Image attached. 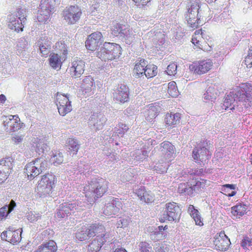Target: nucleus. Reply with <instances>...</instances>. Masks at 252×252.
Listing matches in <instances>:
<instances>
[{
  "instance_id": "12",
  "label": "nucleus",
  "mask_w": 252,
  "mask_h": 252,
  "mask_svg": "<svg viewBox=\"0 0 252 252\" xmlns=\"http://www.w3.org/2000/svg\"><path fill=\"white\" fill-rule=\"evenodd\" d=\"M21 234V230H14L13 228L9 227L1 233L0 237L2 240L15 245L20 242L22 238Z\"/></svg>"
},
{
  "instance_id": "58",
  "label": "nucleus",
  "mask_w": 252,
  "mask_h": 252,
  "mask_svg": "<svg viewBox=\"0 0 252 252\" xmlns=\"http://www.w3.org/2000/svg\"><path fill=\"white\" fill-rule=\"evenodd\" d=\"M188 213L190 215V217L195 213H198V210L195 208V207L192 205H189L187 209Z\"/></svg>"
},
{
  "instance_id": "3",
  "label": "nucleus",
  "mask_w": 252,
  "mask_h": 252,
  "mask_svg": "<svg viewBox=\"0 0 252 252\" xmlns=\"http://www.w3.org/2000/svg\"><path fill=\"white\" fill-rule=\"evenodd\" d=\"M210 37L206 36L202 29L196 30L192 35L191 42L193 48L197 50H202L204 51H210L212 49L211 46L207 42Z\"/></svg>"
},
{
  "instance_id": "32",
  "label": "nucleus",
  "mask_w": 252,
  "mask_h": 252,
  "mask_svg": "<svg viewBox=\"0 0 252 252\" xmlns=\"http://www.w3.org/2000/svg\"><path fill=\"white\" fill-rule=\"evenodd\" d=\"M16 206V203L13 200L10 201L8 206L5 205L0 208V220L5 218Z\"/></svg>"
},
{
  "instance_id": "2",
  "label": "nucleus",
  "mask_w": 252,
  "mask_h": 252,
  "mask_svg": "<svg viewBox=\"0 0 252 252\" xmlns=\"http://www.w3.org/2000/svg\"><path fill=\"white\" fill-rule=\"evenodd\" d=\"M48 168V162L42 158H36L28 163L24 168V173L30 180H33Z\"/></svg>"
},
{
  "instance_id": "23",
  "label": "nucleus",
  "mask_w": 252,
  "mask_h": 252,
  "mask_svg": "<svg viewBox=\"0 0 252 252\" xmlns=\"http://www.w3.org/2000/svg\"><path fill=\"white\" fill-rule=\"evenodd\" d=\"M94 87V80L90 76H86L83 79L81 86L83 94L89 95L92 93L93 88Z\"/></svg>"
},
{
  "instance_id": "57",
  "label": "nucleus",
  "mask_w": 252,
  "mask_h": 252,
  "mask_svg": "<svg viewBox=\"0 0 252 252\" xmlns=\"http://www.w3.org/2000/svg\"><path fill=\"white\" fill-rule=\"evenodd\" d=\"M169 248L164 245H158L155 249L156 252H168Z\"/></svg>"
},
{
  "instance_id": "52",
  "label": "nucleus",
  "mask_w": 252,
  "mask_h": 252,
  "mask_svg": "<svg viewBox=\"0 0 252 252\" xmlns=\"http://www.w3.org/2000/svg\"><path fill=\"white\" fill-rule=\"evenodd\" d=\"M177 65L175 63H170L166 70V72L169 75H174L177 72Z\"/></svg>"
},
{
  "instance_id": "22",
  "label": "nucleus",
  "mask_w": 252,
  "mask_h": 252,
  "mask_svg": "<svg viewBox=\"0 0 252 252\" xmlns=\"http://www.w3.org/2000/svg\"><path fill=\"white\" fill-rule=\"evenodd\" d=\"M161 147L162 148L161 152L165 159L168 162L171 161L175 154L174 146L171 143L165 141L161 144Z\"/></svg>"
},
{
  "instance_id": "47",
  "label": "nucleus",
  "mask_w": 252,
  "mask_h": 252,
  "mask_svg": "<svg viewBox=\"0 0 252 252\" xmlns=\"http://www.w3.org/2000/svg\"><path fill=\"white\" fill-rule=\"evenodd\" d=\"M244 63L247 68L252 67V46L249 48L248 55L245 59Z\"/></svg>"
},
{
  "instance_id": "53",
  "label": "nucleus",
  "mask_w": 252,
  "mask_h": 252,
  "mask_svg": "<svg viewBox=\"0 0 252 252\" xmlns=\"http://www.w3.org/2000/svg\"><path fill=\"white\" fill-rule=\"evenodd\" d=\"M191 217L194 220L196 225L199 226H202L204 225L203 219L199 212L198 213H195L193 215L191 216Z\"/></svg>"
},
{
  "instance_id": "41",
  "label": "nucleus",
  "mask_w": 252,
  "mask_h": 252,
  "mask_svg": "<svg viewBox=\"0 0 252 252\" xmlns=\"http://www.w3.org/2000/svg\"><path fill=\"white\" fill-rule=\"evenodd\" d=\"M54 49L56 51L62 53V55H65L67 57L68 51L63 41H59L57 42L54 46Z\"/></svg>"
},
{
  "instance_id": "20",
  "label": "nucleus",
  "mask_w": 252,
  "mask_h": 252,
  "mask_svg": "<svg viewBox=\"0 0 252 252\" xmlns=\"http://www.w3.org/2000/svg\"><path fill=\"white\" fill-rule=\"evenodd\" d=\"M67 57L65 55H59L58 53L50 54L49 58L50 65L54 69L60 70L63 63L66 60Z\"/></svg>"
},
{
  "instance_id": "1",
  "label": "nucleus",
  "mask_w": 252,
  "mask_h": 252,
  "mask_svg": "<svg viewBox=\"0 0 252 252\" xmlns=\"http://www.w3.org/2000/svg\"><path fill=\"white\" fill-rule=\"evenodd\" d=\"M122 54V47L115 43L105 42L96 52V56L105 62L118 59Z\"/></svg>"
},
{
  "instance_id": "64",
  "label": "nucleus",
  "mask_w": 252,
  "mask_h": 252,
  "mask_svg": "<svg viewBox=\"0 0 252 252\" xmlns=\"http://www.w3.org/2000/svg\"><path fill=\"white\" fill-rule=\"evenodd\" d=\"M81 227L82 228V229H83V230L85 231V232H86L87 235V236H88V237H90V235L89 234V229H88V224H84L83 225H82L81 226Z\"/></svg>"
},
{
  "instance_id": "17",
  "label": "nucleus",
  "mask_w": 252,
  "mask_h": 252,
  "mask_svg": "<svg viewBox=\"0 0 252 252\" xmlns=\"http://www.w3.org/2000/svg\"><path fill=\"white\" fill-rule=\"evenodd\" d=\"M114 99L121 103H124L129 100V89L125 84H121L113 94Z\"/></svg>"
},
{
  "instance_id": "59",
  "label": "nucleus",
  "mask_w": 252,
  "mask_h": 252,
  "mask_svg": "<svg viewBox=\"0 0 252 252\" xmlns=\"http://www.w3.org/2000/svg\"><path fill=\"white\" fill-rule=\"evenodd\" d=\"M38 40H43L42 43L43 47L46 48V45H51V42L49 40V38L47 36H41Z\"/></svg>"
},
{
  "instance_id": "42",
  "label": "nucleus",
  "mask_w": 252,
  "mask_h": 252,
  "mask_svg": "<svg viewBox=\"0 0 252 252\" xmlns=\"http://www.w3.org/2000/svg\"><path fill=\"white\" fill-rule=\"evenodd\" d=\"M167 93L172 97H175L178 95L179 91L175 82L171 81L168 83Z\"/></svg>"
},
{
  "instance_id": "51",
  "label": "nucleus",
  "mask_w": 252,
  "mask_h": 252,
  "mask_svg": "<svg viewBox=\"0 0 252 252\" xmlns=\"http://www.w3.org/2000/svg\"><path fill=\"white\" fill-rule=\"evenodd\" d=\"M241 245L244 249L252 246V238L248 236H245L241 242Z\"/></svg>"
},
{
  "instance_id": "50",
  "label": "nucleus",
  "mask_w": 252,
  "mask_h": 252,
  "mask_svg": "<svg viewBox=\"0 0 252 252\" xmlns=\"http://www.w3.org/2000/svg\"><path fill=\"white\" fill-rule=\"evenodd\" d=\"M16 16L18 17V19L20 21L24 23V20L26 19V9L19 8L17 9Z\"/></svg>"
},
{
  "instance_id": "14",
  "label": "nucleus",
  "mask_w": 252,
  "mask_h": 252,
  "mask_svg": "<svg viewBox=\"0 0 252 252\" xmlns=\"http://www.w3.org/2000/svg\"><path fill=\"white\" fill-rule=\"evenodd\" d=\"M57 178L55 175L47 173L41 176V179L38 181L37 188L40 189H53L57 183Z\"/></svg>"
},
{
  "instance_id": "34",
  "label": "nucleus",
  "mask_w": 252,
  "mask_h": 252,
  "mask_svg": "<svg viewBox=\"0 0 252 252\" xmlns=\"http://www.w3.org/2000/svg\"><path fill=\"white\" fill-rule=\"evenodd\" d=\"M111 33L115 36L121 35L123 36L124 34V30L123 29V25L116 21H113L110 27Z\"/></svg>"
},
{
  "instance_id": "21",
  "label": "nucleus",
  "mask_w": 252,
  "mask_h": 252,
  "mask_svg": "<svg viewBox=\"0 0 252 252\" xmlns=\"http://www.w3.org/2000/svg\"><path fill=\"white\" fill-rule=\"evenodd\" d=\"M14 166V159L12 157H6L0 159V172L7 176L11 173Z\"/></svg>"
},
{
  "instance_id": "30",
  "label": "nucleus",
  "mask_w": 252,
  "mask_h": 252,
  "mask_svg": "<svg viewBox=\"0 0 252 252\" xmlns=\"http://www.w3.org/2000/svg\"><path fill=\"white\" fill-rule=\"evenodd\" d=\"M43 252H57V246L53 240H49L42 243L38 247Z\"/></svg>"
},
{
  "instance_id": "37",
  "label": "nucleus",
  "mask_w": 252,
  "mask_h": 252,
  "mask_svg": "<svg viewBox=\"0 0 252 252\" xmlns=\"http://www.w3.org/2000/svg\"><path fill=\"white\" fill-rule=\"evenodd\" d=\"M233 96L232 95H228L225 97L222 105L223 109L227 110L229 109L233 110L234 109V105L233 104L236 100V98L234 97V94H233Z\"/></svg>"
},
{
  "instance_id": "44",
  "label": "nucleus",
  "mask_w": 252,
  "mask_h": 252,
  "mask_svg": "<svg viewBox=\"0 0 252 252\" xmlns=\"http://www.w3.org/2000/svg\"><path fill=\"white\" fill-rule=\"evenodd\" d=\"M207 181L200 179V180H192L191 185L192 187H190V189H200L206 187Z\"/></svg>"
},
{
  "instance_id": "27",
  "label": "nucleus",
  "mask_w": 252,
  "mask_h": 252,
  "mask_svg": "<svg viewBox=\"0 0 252 252\" xmlns=\"http://www.w3.org/2000/svg\"><path fill=\"white\" fill-rule=\"evenodd\" d=\"M23 23V21L16 20L14 15L11 14L9 16L8 27L10 29L14 30L17 32H22L24 28Z\"/></svg>"
},
{
  "instance_id": "9",
  "label": "nucleus",
  "mask_w": 252,
  "mask_h": 252,
  "mask_svg": "<svg viewBox=\"0 0 252 252\" xmlns=\"http://www.w3.org/2000/svg\"><path fill=\"white\" fill-rule=\"evenodd\" d=\"M179 212V207L174 202L167 203L165 204L162 217L160 219V221L163 222L165 220L174 221L176 219Z\"/></svg>"
},
{
  "instance_id": "54",
  "label": "nucleus",
  "mask_w": 252,
  "mask_h": 252,
  "mask_svg": "<svg viewBox=\"0 0 252 252\" xmlns=\"http://www.w3.org/2000/svg\"><path fill=\"white\" fill-rule=\"evenodd\" d=\"M218 91L214 87H210L208 88L206 93L208 97L211 99L216 98V96L218 95Z\"/></svg>"
},
{
  "instance_id": "7",
  "label": "nucleus",
  "mask_w": 252,
  "mask_h": 252,
  "mask_svg": "<svg viewBox=\"0 0 252 252\" xmlns=\"http://www.w3.org/2000/svg\"><path fill=\"white\" fill-rule=\"evenodd\" d=\"M212 156L211 153L203 145L198 144L192 153V157L196 162L204 164L208 161Z\"/></svg>"
},
{
  "instance_id": "55",
  "label": "nucleus",
  "mask_w": 252,
  "mask_h": 252,
  "mask_svg": "<svg viewBox=\"0 0 252 252\" xmlns=\"http://www.w3.org/2000/svg\"><path fill=\"white\" fill-rule=\"evenodd\" d=\"M118 126L120 128L118 129L116 131V133L118 134H124L129 129L128 126L123 123H119L118 124Z\"/></svg>"
},
{
  "instance_id": "16",
  "label": "nucleus",
  "mask_w": 252,
  "mask_h": 252,
  "mask_svg": "<svg viewBox=\"0 0 252 252\" xmlns=\"http://www.w3.org/2000/svg\"><path fill=\"white\" fill-rule=\"evenodd\" d=\"M71 65L69 68L70 74L75 78L80 77L85 70V62L77 57L73 59Z\"/></svg>"
},
{
  "instance_id": "31",
  "label": "nucleus",
  "mask_w": 252,
  "mask_h": 252,
  "mask_svg": "<svg viewBox=\"0 0 252 252\" xmlns=\"http://www.w3.org/2000/svg\"><path fill=\"white\" fill-rule=\"evenodd\" d=\"M199 5L198 2L196 1L192 2L190 7L188 9L187 19L188 18H198V14L199 13Z\"/></svg>"
},
{
  "instance_id": "63",
  "label": "nucleus",
  "mask_w": 252,
  "mask_h": 252,
  "mask_svg": "<svg viewBox=\"0 0 252 252\" xmlns=\"http://www.w3.org/2000/svg\"><path fill=\"white\" fill-rule=\"evenodd\" d=\"M8 178L6 175H5L3 173L0 172V184L3 183Z\"/></svg>"
},
{
  "instance_id": "29",
  "label": "nucleus",
  "mask_w": 252,
  "mask_h": 252,
  "mask_svg": "<svg viewBox=\"0 0 252 252\" xmlns=\"http://www.w3.org/2000/svg\"><path fill=\"white\" fill-rule=\"evenodd\" d=\"M247 210L245 204L239 203L231 208V212L233 216L240 218L246 213Z\"/></svg>"
},
{
  "instance_id": "43",
  "label": "nucleus",
  "mask_w": 252,
  "mask_h": 252,
  "mask_svg": "<svg viewBox=\"0 0 252 252\" xmlns=\"http://www.w3.org/2000/svg\"><path fill=\"white\" fill-rule=\"evenodd\" d=\"M51 160L55 165H58L63 163V157L62 153L56 151L51 156Z\"/></svg>"
},
{
  "instance_id": "45",
  "label": "nucleus",
  "mask_w": 252,
  "mask_h": 252,
  "mask_svg": "<svg viewBox=\"0 0 252 252\" xmlns=\"http://www.w3.org/2000/svg\"><path fill=\"white\" fill-rule=\"evenodd\" d=\"M68 144L70 153L73 155H76L79 149V145L77 143L76 141L73 139H69Z\"/></svg>"
},
{
  "instance_id": "6",
  "label": "nucleus",
  "mask_w": 252,
  "mask_h": 252,
  "mask_svg": "<svg viewBox=\"0 0 252 252\" xmlns=\"http://www.w3.org/2000/svg\"><path fill=\"white\" fill-rule=\"evenodd\" d=\"M81 15V10L77 5H70L66 7L63 11L64 19L70 25L74 24L78 22Z\"/></svg>"
},
{
  "instance_id": "19",
  "label": "nucleus",
  "mask_w": 252,
  "mask_h": 252,
  "mask_svg": "<svg viewBox=\"0 0 252 252\" xmlns=\"http://www.w3.org/2000/svg\"><path fill=\"white\" fill-rule=\"evenodd\" d=\"M123 204L118 199H113L105 206L103 213L106 216L115 215L122 209Z\"/></svg>"
},
{
  "instance_id": "62",
  "label": "nucleus",
  "mask_w": 252,
  "mask_h": 252,
  "mask_svg": "<svg viewBox=\"0 0 252 252\" xmlns=\"http://www.w3.org/2000/svg\"><path fill=\"white\" fill-rule=\"evenodd\" d=\"M23 136L22 135H16L12 138L13 142L15 144H18L21 142L23 140Z\"/></svg>"
},
{
  "instance_id": "40",
  "label": "nucleus",
  "mask_w": 252,
  "mask_h": 252,
  "mask_svg": "<svg viewBox=\"0 0 252 252\" xmlns=\"http://www.w3.org/2000/svg\"><path fill=\"white\" fill-rule=\"evenodd\" d=\"M187 21L189 27L191 28L192 30L198 28L199 26L203 24L199 17L194 18H188Z\"/></svg>"
},
{
  "instance_id": "60",
  "label": "nucleus",
  "mask_w": 252,
  "mask_h": 252,
  "mask_svg": "<svg viewBox=\"0 0 252 252\" xmlns=\"http://www.w3.org/2000/svg\"><path fill=\"white\" fill-rule=\"evenodd\" d=\"M221 192L223 194L228 196V197H232L236 194V191L232 190H222Z\"/></svg>"
},
{
  "instance_id": "24",
  "label": "nucleus",
  "mask_w": 252,
  "mask_h": 252,
  "mask_svg": "<svg viewBox=\"0 0 252 252\" xmlns=\"http://www.w3.org/2000/svg\"><path fill=\"white\" fill-rule=\"evenodd\" d=\"M147 62L144 59H141L136 62L133 69V76L135 78H141L144 75Z\"/></svg>"
},
{
  "instance_id": "33",
  "label": "nucleus",
  "mask_w": 252,
  "mask_h": 252,
  "mask_svg": "<svg viewBox=\"0 0 252 252\" xmlns=\"http://www.w3.org/2000/svg\"><path fill=\"white\" fill-rule=\"evenodd\" d=\"M145 72L144 75L148 79L153 78L158 74V67L154 64H148L146 63Z\"/></svg>"
},
{
  "instance_id": "11",
  "label": "nucleus",
  "mask_w": 252,
  "mask_h": 252,
  "mask_svg": "<svg viewBox=\"0 0 252 252\" xmlns=\"http://www.w3.org/2000/svg\"><path fill=\"white\" fill-rule=\"evenodd\" d=\"M213 242L215 249L220 251H226L230 245V240L223 231L215 235Z\"/></svg>"
},
{
  "instance_id": "10",
  "label": "nucleus",
  "mask_w": 252,
  "mask_h": 252,
  "mask_svg": "<svg viewBox=\"0 0 252 252\" xmlns=\"http://www.w3.org/2000/svg\"><path fill=\"white\" fill-rule=\"evenodd\" d=\"M56 105L59 114L64 116L72 110L71 101L66 95L57 94L56 96Z\"/></svg>"
},
{
  "instance_id": "8",
  "label": "nucleus",
  "mask_w": 252,
  "mask_h": 252,
  "mask_svg": "<svg viewBox=\"0 0 252 252\" xmlns=\"http://www.w3.org/2000/svg\"><path fill=\"white\" fill-rule=\"evenodd\" d=\"M213 66V63L210 59H206L192 63L189 66V69L194 73L203 74L210 70Z\"/></svg>"
},
{
  "instance_id": "36",
  "label": "nucleus",
  "mask_w": 252,
  "mask_h": 252,
  "mask_svg": "<svg viewBox=\"0 0 252 252\" xmlns=\"http://www.w3.org/2000/svg\"><path fill=\"white\" fill-rule=\"evenodd\" d=\"M88 225L90 237L94 236L96 233L102 232L104 229V226L98 223H91Z\"/></svg>"
},
{
  "instance_id": "38",
  "label": "nucleus",
  "mask_w": 252,
  "mask_h": 252,
  "mask_svg": "<svg viewBox=\"0 0 252 252\" xmlns=\"http://www.w3.org/2000/svg\"><path fill=\"white\" fill-rule=\"evenodd\" d=\"M137 193L140 200L144 201L146 203H149L154 200V196L150 194L149 191L147 190H138V192Z\"/></svg>"
},
{
  "instance_id": "48",
  "label": "nucleus",
  "mask_w": 252,
  "mask_h": 252,
  "mask_svg": "<svg viewBox=\"0 0 252 252\" xmlns=\"http://www.w3.org/2000/svg\"><path fill=\"white\" fill-rule=\"evenodd\" d=\"M87 233L85 232L82 227L79 229L78 231L75 234V237L77 239H78L80 241H84L86 240L88 236L86 234Z\"/></svg>"
},
{
  "instance_id": "49",
  "label": "nucleus",
  "mask_w": 252,
  "mask_h": 252,
  "mask_svg": "<svg viewBox=\"0 0 252 252\" xmlns=\"http://www.w3.org/2000/svg\"><path fill=\"white\" fill-rule=\"evenodd\" d=\"M151 0H132L135 5L140 8H143L146 6H148V4L151 2Z\"/></svg>"
},
{
  "instance_id": "18",
  "label": "nucleus",
  "mask_w": 252,
  "mask_h": 252,
  "mask_svg": "<svg viewBox=\"0 0 252 252\" xmlns=\"http://www.w3.org/2000/svg\"><path fill=\"white\" fill-rule=\"evenodd\" d=\"M182 114L173 112H167L164 116V122L166 127L171 128L179 125Z\"/></svg>"
},
{
  "instance_id": "5",
  "label": "nucleus",
  "mask_w": 252,
  "mask_h": 252,
  "mask_svg": "<svg viewBox=\"0 0 252 252\" xmlns=\"http://www.w3.org/2000/svg\"><path fill=\"white\" fill-rule=\"evenodd\" d=\"M236 101L242 102L244 105L252 99V85L249 83H242L237 87L234 94Z\"/></svg>"
},
{
  "instance_id": "56",
  "label": "nucleus",
  "mask_w": 252,
  "mask_h": 252,
  "mask_svg": "<svg viewBox=\"0 0 252 252\" xmlns=\"http://www.w3.org/2000/svg\"><path fill=\"white\" fill-rule=\"evenodd\" d=\"M128 33H124L123 35V37L125 38L126 39H129V38L134 39V34L132 29H129L127 30Z\"/></svg>"
},
{
  "instance_id": "15",
  "label": "nucleus",
  "mask_w": 252,
  "mask_h": 252,
  "mask_svg": "<svg viewBox=\"0 0 252 252\" xmlns=\"http://www.w3.org/2000/svg\"><path fill=\"white\" fill-rule=\"evenodd\" d=\"M103 38L102 34L100 32H95L88 36L87 40L85 42L86 48L90 51H95L99 43Z\"/></svg>"
},
{
  "instance_id": "4",
  "label": "nucleus",
  "mask_w": 252,
  "mask_h": 252,
  "mask_svg": "<svg viewBox=\"0 0 252 252\" xmlns=\"http://www.w3.org/2000/svg\"><path fill=\"white\" fill-rule=\"evenodd\" d=\"M55 0H41L40 8L37 15V20L40 23L48 22L54 12Z\"/></svg>"
},
{
  "instance_id": "26",
  "label": "nucleus",
  "mask_w": 252,
  "mask_h": 252,
  "mask_svg": "<svg viewBox=\"0 0 252 252\" xmlns=\"http://www.w3.org/2000/svg\"><path fill=\"white\" fill-rule=\"evenodd\" d=\"M159 106L150 105L148 106L145 113V118L146 120L150 123L154 122V120L158 116L160 112Z\"/></svg>"
},
{
  "instance_id": "28",
  "label": "nucleus",
  "mask_w": 252,
  "mask_h": 252,
  "mask_svg": "<svg viewBox=\"0 0 252 252\" xmlns=\"http://www.w3.org/2000/svg\"><path fill=\"white\" fill-rule=\"evenodd\" d=\"M85 193L87 201L92 204L94 203L98 198L101 197L104 192H103V190H87Z\"/></svg>"
},
{
  "instance_id": "46",
  "label": "nucleus",
  "mask_w": 252,
  "mask_h": 252,
  "mask_svg": "<svg viewBox=\"0 0 252 252\" xmlns=\"http://www.w3.org/2000/svg\"><path fill=\"white\" fill-rule=\"evenodd\" d=\"M139 247L140 252H151L152 251V246L146 242H141Z\"/></svg>"
},
{
  "instance_id": "25",
  "label": "nucleus",
  "mask_w": 252,
  "mask_h": 252,
  "mask_svg": "<svg viewBox=\"0 0 252 252\" xmlns=\"http://www.w3.org/2000/svg\"><path fill=\"white\" fill-rule=\"evenodd\" d=\"M47 144L44 143L41 139L33 137L32 140L31 148L38 155L43 154L47 148Z\"/></svg>"
},
{
  "instance_id": "61",
  "label": "nucleus",
  "mask_w": 252,
  "mask_h": 252,
  "mask_svg": "<svg viewBox=\"0 0 252 252\" xmlns=\"http://www.w3.org/2000/svg\"><path fill=\"white\" fill-rule=\"evenodd\" d=\"M127 224V220L123 219L118 221L117 223V227H123L126 226Z\"/></svg>"
},
{
  "instance_id": "39",
  "label": "nucleus",
  "mask_w": 252,
  "mask_h": 252,
  "mask_svg": "<svg viewBox=\"0 0 252 252\" xmlns=\"http://www.w3.org/2000/svg\"><path fill=\"white\" fill-rule=\"evenodd\" d=\"M42 41L43 40H38L37 41V44L39 48L40 54L41 56L42 57L46 58L48 57L49 54L50 52L51 45H46V48L43 47Z\"/></svg>"
},
{
  "instance_id": "13",
  "label": "nucleus",
  "mask_w": 252,
  "mask_h": 252,
  "mask_svg": "<svg viewBox=\"0 0 252 252\" xmlns=\"http://www.w3.org/2000/svg\"><path fill=\"white\" fill-rule=\"evenodd\" d=\"M24 124L21 122L18 115H10L3 122V126L6 130L15 132L20 129Z\"/></svg>"
},
{
  "instance_id": "35",
  "label": "nucleus",
  "mask_w": 252,
  "mask_h": 252,
  "mask_svg": "<svg viewBox=\"0 0 252 252\" xmlns=\"http://www.w3.org/2000/svg\"><path fill=\"white\" fill-rule=\"evenodd\" d=\"M74 209H76L75 203H64L62 204L59 212H58V214H62V215L63 216H62V217H63L65 215H67L70 214V211H73Z\"/></svg>"
}]
</instances>
